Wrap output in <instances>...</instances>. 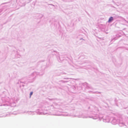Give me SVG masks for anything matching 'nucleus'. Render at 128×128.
Wrapping results in <instances>:
<instances>
[{"mask_svg": "<svg viewBox=\"0 0 128 128\" xmlns=\"http://www.w3.org/2000/svg\"><path fill=\"white\" fill-rule=\"evenodd\" d=\"M113 20V18L112 17H111L109 18L108 20V22H110Z\"/></svg>", "mask_w": 128, "mask_h": 128, "instance_id": "obj_1", "label": "nucleus"}, {"mask_svg": "<svg viewBox=\"0 0 128 128\" xmlns=\"http://www.w3.org/2000/svg\"><path fill=\"white\" fill-rule=\"evenodd\" d=\"M33 92H31L30 94V97L31 96V95H32V94Z\"/></svg>", "mask_w": 128, "mask_h": 128, "instance_id": "obj_2", "label": "nucleus"}]
</instances>
